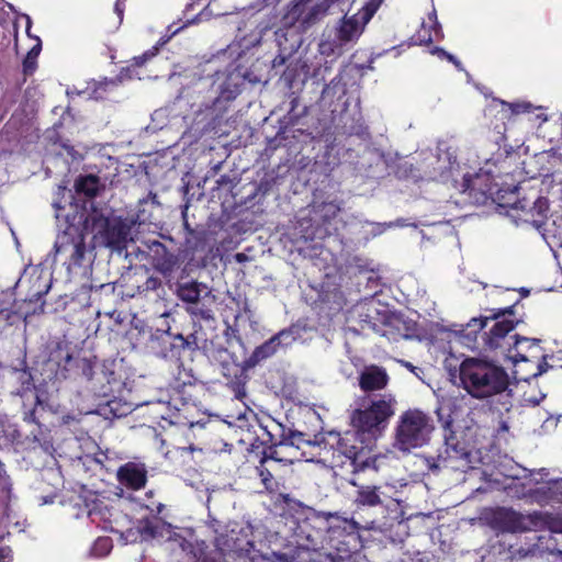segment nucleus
<instances>
[{
	"instance_id": "obj_19",
	"label": "nucleus",
	"mask_w": 562,
	"mask_h": 562,
	"mask_svg": "<svg viewBox=\"0 0 562 562\" xmlns=\"http://www.w3.org/2000/svg\"><path fill=\"white\" fill-rule=\"evenodd\" d=\"M351 484L357 486L353 498L357 507H374L382 504L384 493L380 491L381 487L375 485H358L356 482H351Z\"/></svg>"
},
{
	"instance_id": "obj_52",
	"label": "nucleus",
	"mask_w": 562,
	"mask_h": 562,
	"mask_svg": "<svg viewBox=\"0 0 562 562\" xmlns=\"http://www.w3.org/2000/svg\"><path fill=\"white\" fill-rule=\"evenodd\" d=\"M175 339L180 340L181 344H183L184 340H186V337H183L181 334H178V335L175 336Z\"/></svg>"
},
{
	"instance_id": "obj_16",
	"label": "nucleus",
	"mask_w": 562,
	"mask_h": 562,
	"mask_svg": "<svg viewBox=\"0 0 562 562\" xmlns=\"http://www.w3.org/2000/svg\"><path fill=\"white\" fill-rule=\"evenodd\" d=\"M295 340L292 330H281L269 340L260 345L252 352L254 361L259 362L273 356L281 346H290Z\"/></svg>"
},
{
	"instance_id": "obj_32",
	"label": "nucleus",
	"mask_w": 562,
	"mask_h": 562,
	"mask_svg": "<svg viewBox=\"0 0 562 562\" xmlns=\"http://www.w3.org/2000/svg\"><path fill=\"white\" fill-rule=\"evenodd\" d=\"M302 442H310L308 440L304 439V435L299 431H290L288 437L284 438V440L281 442V446H291V447H299Z\"/></svg>"
},
{
	"instance_id": "obj_20",
	"label": "nucleus",
	"mask_w": 562,
	"mask_h": 562,
	"mask_svg": "<svg viewBox=\"0 0 562 562\" xmlns=\"http://www.w3.org/2000/svg\"><path fill=\"white\" fill-rule=\"evenodd\" d=\"M87 515L91 522L95 524L98 527L104 530H115V519H113L114 515L104 502L94 501L89 507Z\"/></svg>"
},
{
	"instance_id": "obj_14",
	"label": "nucleus",
	"mask_w": 562,
	"mask_h": 562,
	"mask_svg": "<svg viewBox=\"0 0 562 562\" xmlns=\"http://www.w3.org/2000/svg\"><path fill=\"white\" fill-rule=\"evenodd\" d=\"M488 317H473L467 325L460 329H441L439 334L442 337L459 340L469 348H474L476 335L486 326Z\"/></svg>"
},
{
	"instance_id": "obj_53",
	"label": "nucleus",
	"mask_w": 562,
	"mask_h": 562,
	"mask_svg": "<svg viewBox=\"0 0 562 562\" xmlns=\"http://www.w3.org/2000/svg\"><path fill=\"white\" fill-rule=\"evenodd\" d=\"M497 133H498V137H497V138H498V139H503V137H504V132L499 130Z\"/></svg>"
},
{
	"instance_id": "obj_5",
	"label": "nucleus",
	"mask_w": 562,
	"mask_h": 562,
	"mask_svg": "<svg viewBox=\"0 0 562 562\" xmlns=\"http://www.w3.org/2000/svg\"><path fill=\"white\" fill-rule=\"evenodd\" d=\"M369 22L370 20H366L360 11L344 15L335 26L334 38L319 43V53L326 56L340 54L344 46L355 44L360 38Z\"/></svg>"
},
{
	"instance_id": "obj_25",
	"label": "nucleus",
	"mask_w": 562,
	"mask_h": 562,
	"mask_svg": "<svg viewBox=\"0 0 562 562\" xmlns=\"http://www.w3.org/2000/svg\"><path fill=\"white\" fill-rule=\"evenodd\" d=\"M270 26L268 24H258L256 29L247 36L240 38L241 46L246 49L255 47L260 44L262 35L268 31Z\"/></svg>"
},
{
	"instance_id": "obj_22",
	"label": "nucleus",
	"mask_w": 562,
	"mask_h": 562,
	"mask_svg": "<svg viewBox=\"0 0 562 562\" xmlns=\"http://www.w3.org/2000/svg\"><path fill=\"white\" fill-rule=\"evenodd\" d=\"M442 37L441 25L437 19V12L435 9L428 14V23H423L418 31V41L420 43H430L434 40Z\"/></svg>"
},
{
	"instance_id": "obj_46",
	"label": "nucleus",
	"mask_w": 562,
	"mask_h": 562,
	"mask_svg": "<svg viewBox=\"0 0 562 562\" xmlns=\"http://www.w3.org/2000/svg\"><path fill=\"white\" fill-rule=\"evenodd\" d=\"M181 29H182V26H180V27H177V29L172 30V31H171V35H170V36H168L166 40L160 41L158 44H159V45H164V44H166V43L169 41V38H170L172 35H176V34H177Z\"/></svg>"
},
{
	"instance_id": "obj_34",
	"label": "nucleus",
	"mask_w": 562,
	"mask_h": 562,
	"mask_svg": "<svg viewBox=\"0 0 562 562\" xmlns=\"http://www.w3.org/2000/svg\"><path fill=\"white\" fill-rule=\"evenodd\" d=\"M531 475L533 476L532 481L536 484H539L544 481V477L548 475V472L546 469H540L539 471L532 472Z\"/></svg>"
},
{
	"instance_id": "obj_12",
	"label": "nucleus",
	"mask_w": 562,
	"mask_h": 562,
	"mask_svg": "<svg viewBox=\"0 0 562 562\" xmlns=\"http://www.w3.org/2000/svg\"><path fill=\"white\" fill-rule=\"evenodd\" d=\"M544 357L541 355L538 339H529L526 337L516 336L510 350L508 351L505 359L510 360L514 363L520 361H532Z\"/></svg>"
},
{
	"instance_id": "obj_27",
	"label": "nucleus",
	"mask_w": 562,
	"mask_h": 562,
	"mask_svg": "<svg viewBox=\"0 0 562 562\" xmlns=\"http://www.w3.org/2000/svg\"><path fill=\"white\" fill-rule=\"evenodd\" d=\"M340 212V206L336 202L322 203L316 207V213L325 221L328 222L336 217Z\"/></svg>"
},
{
	"instance_id": "obj_40",
	"label": "nucleus",
	"mask_w": 562,
	"mask_h": 562,
	"mask_svg": "<svg viewBox=\"0 0 562 562\" xmlns=\"http://www.w3.org/2000/svg\"><path fill=\"white\" fill-rule=\"evenodd\" d=\"M445 159L448 161V164H449L448 170L451 172L453 170L454 166L457 165L456 156L447 153L445 156Z\"/></svg>"
},
{
	"instance_id": "obj_43",
	"label": "nucleus",
	"mask_w": 562,
	"mask_h": 562,
	"mask_svg": "<svg viewBox=\"0 0 562 562\" xmlns=\"http://www.w3.org/2000/svg\"><path fill=\"white\" fill-rule=\"evenodd\" d=\"M447 59L449 61H451L452 64H454L458 69L462 70L461 63L453 55H451V54L447 55Z\"/></svg>"
},
{
	"instance_id": "obj_23",
	"label": "nucleus",
	"mask_w": 562,
	"mask_h": 562,
	"mask_svg": "<svg viewBox=\"0 0 562 562\" xmlns=\"http://www.w3.org/2000/svg\"><path fill=\"white\" fill-rule=\"evenodd\" d=\"M335 2V0H323L311 8L307 14L304 18V23L307 25L316 23L323 16L327 14L330 5Z\"/></svg>"
},
{
	"instance_id": "obj_36",
	"label": "nucleus",
	"mask_w": 562,
	"mask_h": 562,
	"mask_svg": "<svg viewBox=\"0 0 562 562\" xmlns=\"http://www.w3.org/2000/svg\"><path fill=\"white\" fill-rule=\"evenodd\" d=\"M11 550L8 547H0V562H11Z\"/></svg>"
},
{
	"instance_id": "obj_56",
	"label": "nucleus",
	"mask_w": 562,
	"mask_h": 562,
	"mask_svg": "<svg viewBox=\"0 0 562 562\" xmlns=\"http://www.w3.org/2000/svg\"><path fill=\"white\" fill-rule=\"evenodd\" d=\"M199 562H206V561L204 560V561H199Z\"/></svg>"
},
{
	"instance_id": "obj_18",
	"label": "nucleus",
	"mask_w": 562,
	"mask_h": 562,
	"mask_svg": "<svg viewBox=\"0 0 562 562\" xmlns=\"http://www.w3.org/2000/svg\"><path fill=\"white\" fill-rule=\"evenodd\" d=\"M357 436L360 437L357 430L355 432H346L344 436L337 435V450L346 456L355 465L363 452V446L357 442ZM363 442L361 441V443Z\"/></svg>"
},
{
	"instance_id": "obj_30",
	"label": "nucleus",
	"mask_w": 562,
	"mask_h": 562,
	"mask_svg": "<svg viewBox=\"0 0 562 562\" xmlns=\"http://www.w3.org/2000/svg\"><path fill=\"white\" fill-rule=\"evenodd\" d=\"M34 38L36 40V44L31 48V50L27 53V55L23 61V67H24L25 72H31L34 70L35 60L41 52V47H42L41 40L37 36H35Z\"/></svg>"
},
{
	"instance_id": "obj_41",
	"label": "nucleus",
	"mask_w": 562,
	"mask_h": 562,
	"mask_svg": "<svg viewBox=\"0 0 562 562\" xmlns=\"http://www.w3.org/2000/svg\"><path fill=\"white\" fill-rule=\"evenodd\" d=\"M114 10L121 21L122 16H123V11H124V0H117L115 3Z\"/></svg>"
},
{
	"instance_id": "obj_50",
	"label": "nucleus",
	"mask_w": 562,
	"mask_h": 562,
	"mask_svg": "<svg viewBox=\"0 0 562 562\" xmlns=\"http://www.w3.org/2000/svg\"><path fill=\"white\" fill-rule=\"evenodd\" d=\"M235 258L238 262H244L247 259L246 255L241 252L236 254Z\"/></svg>"
},
{
	"instance_id": "obj_7",
	"label": "nucleus",
	"mask_w": 562,
	"mask_h": 562,
	"mask_svg": "<svg viewBox=\"0 0 562 562\" xmlns=\"http://www.w3.org/2000/svg\"><path fill=\"white\" fill-rule=\"evenodd\" d=\"M496 319L494 326L490 329L485 338V346L488 350L495 351L496 356L505 358L516 338V334H510L517 324L512 318V311L504 310L493 315Z\"/></svg>"
},
{
	"instance_id": "obj_17",
	"label": "nucleus",
	"mask_w": 562,
	"mask_h": 562,
	"mask_svg": "<svg viewBox=\"0 0 562 562\" xmlns=\"http://www.w3.org/2000/svg\"><path fill=\"white\" fill-rule=\"evenodd\" d=\"M334 515L331 513H318L310 510L305 519L299 525L300 533L305 538L315 542L318 532L327 529V522Z\"/></svg>"
},
{
	"instance_id": "obj_2",
	"label": "nucleus",
	"mask_w": 562,
	"mask_h": 562,
	"mask_svg": "<svg viewBox=\"0 0 562 562\" xmlns=\"http://www.w3.org/2000/svg\"><path fill=\"white\" fill-rule=\"evenodd\" d=\"M396 407L397 400L392 393L362 397L360 406L351 414V423L360 435V441L381 436L395 415Z\"/></svg>"
},
{
	"instance_id": "obj_35",
	"label": "nucleus",
	"mask_w": 562,
	"mask_h": 562,
	"mask_svg": "<svg viewBox=\"0 0 562 562\" xmlns=\"http://www.w3.org/2000/svg\"><path fill=\"white\" fill-rule=\"evenodd\" d=\"M216 547L222 551V552H226V551H232V550H235L237 549V547L235 544H228L226 542L223 541L222 538H216Z\"/></svg>"
},
{
	"instance_id": "obj_48",
	"label": "nucleus",
	"mask_w": 562,
	"mask_h": 562,
	"mask_svg": "<svg viewBox=\"0 0 562 562\" xmlns=\"http://www.w3.org/2000/svg\"><path fill=\"white\" fill-rule=\"evenodd\" d=\"M538 373L537 374H542L547 371V363L543 361V362H540L538 364Z\"/></svg>"
},
{
	"instance_id": "obj_3",
	"label": "nucleus",
	"mask_w": 562,
	"mask_h": 562,
	"mask_svg": "<svg viewBox=\"0 0 562 562\" xmlns=\"http://www.w3.org/2000/svg\"><path fill=\"white\" fill-rule=\"evenodd\" d=\"M434 430L435 424L428 414L418 408H409L398 417L395 427L394 447L408 453L428 445Z\"/></svg>"
},
{
	"instance_id": "obj_47",
	"label": "nucleus",
	"mask_w": 562,
	"mask_h": 562,
	"mask_svg": "<svg viewBox=\"0 0 562 562\" xmlns=\"http://www.w3.org/2000/svg\"><path fill=\"white\" fill-rule=\"evenodd\" d=\"M24 19H25V21H26V33H27V35L31 37V33H30V31H31V26H32V20H31V18H30L29 15H26V14L24 15Z\"/></svg>"
},
{
	"instance_id": "obj_28",
	"label": "nucleus",
	"mask_w": 562,
	"mask_h": 562,
	"mask_svg": "<svg viewBox=\"0 0 562 562\" xmlns=\"http://www.w3.org/2000/svg\"><path fill=\"white\" fill-rule=\"evenodd\" d=\"M501 119L504 120L508 117L510 114H519L527 112L530 108L528 103H507V102H501Z\"/></svg>"
},
{
	"instance_id": "obj_26",
	"label": "nucleus",
	"mask_w": 562,
	"mask_h": 562,
	"mask_svg": "<svg viewBox=\"0 0 562 562\" xmlns=\"http://www.w3.org/2000/svg\"><path fill=\"white\" fill-rule=\"evenodd\" d=\"M113 548L112 540L108 537H99L90 549V555L103 558L108 555Z\"/></svg>"
},
{
	"instance_id": "obj_15",
	"label": "nucleus",
	"mask_w": 562,
	"mask_h": 562,
	"mask_svg": "<svg viewBox=\"0 0 562 562\" xmlns=\"http://www.w3.org/2000/svg\"><path fill=\"white\" fill-rule=\"evenodd\" d=\"M117 479L122 485L140 490L147 481V469L144 463L127 462L117 470Z\"/></svg>"
},
{
	"instance_id": "obj_10",
	"label": "nucleus",
	"mask_w": 562,
	"mask_h": 562,
	"mask_svg": "<svg viewBox=\"0 0 562 562\" xmlns=\"http://www.w3.org/2000/svg\"><path fill=\"white\" fill-rule=\"evenodd\" d=\"M131 228L128 223L119 218L105 221L102 232L104 244L113 249L125 248L126 243L132 240Z\"/></svg>"
},
{
	"instance_id": "obj_13",
	"label": "nucleus",
	"mask_w": 562,
	"mask_h": 562,
	"mask_svg": "<svg viewBox=\"0 0 562 562\" xmlns=\"http://www.w3.org/2000/svg\"><path fill=\"white\" fill-rule=\"evenodd\" d=\"M358 381L363 392L371 393L384 390L389 385L390 376L384 368L371 364L362 369Z\"/></svg>"
},
{
	"instance_id": "obj_37",
	"label": "nucleus",
	"mask_w": 562,
	"mask_h": 562,
	"mask_svg": "<svg viewBox=\"0 0 562 562\" xmlns=\"http://www.w3.org/2000/svg\"><path fill=\"white\" fill-rule=\"evenodd\" d=\"M379 227H382V229L379 231V233H382L385 228H391V227H395V226H406V224L404 223V221L402 220H398L396 222H390V223H384V224H378Z\"/></svg>"
},
{
	"instance_id": "obj_44",
	"label": "nucleus",
	"mask_w": 562,
	"mask_h": 562,
	"mask_svg": "<svg viewBox=\"0 0 562 562\" xmlns=\"http://www.w3.org/2000/svg\"><path fill=\"white\" fill-rule=\"evenodd\" d=\"M544 397V395H541L540 398H533V397H526L525 398V402L528 403V404H531L533 406L538 405L540 403V401Z\"/></svg>"
},
{
	"instance_id": "obj_4",
	"label": "nucleus",
	"mask_w": 562,
	"mask_h": 562,
	"mask_svg": "<svg viewBox=\"0 0 562 562\" xmlns=\"http://www.w3.org/2000/svg\"><path fill=\"white\" fill-rule=\"evenodd\" d=\"M509 165L508 159H504L498 167L496 172L494 168L496 165L491 160L485 162V166L472 178L470 175H464V191H479L482 194L495 196L496 199H503V192L514 191L517 189L516 186L508 184L503 178L507 177L508 173L502 171Z\"/></svg>"
},
{
	"instance_id": "obj_9",
	"label": "nucleus",
	"mask_w": 562,
	"mask_h": 562,
	"mask_svg": "<svg viewBox=\"0 0 562 562\" xmlns=\"http://www.w3.org/2000/svg\"><path fill=\"white\" fill-rule=\"evenodd\" d=\"M177 295L182 301L192 306L188 307V312L193 315L200 316L204 319L212 318L211 310L198 307L201 301H214L211 289L198 281H188L180 283L177 289Z\"/></svg>"
},
{
	"instance_id": "obj_29",
	"label": "nucleus",
	"mask_w": 562,
	"mask_h": 562,
	"mask_svg": "<svg viewBox=\"0 0 562 562\" xmlns=\"http://www.w3.org/2000/svg\"><path fill=\"white\" fill-rule=\"evenodd\" d=\"M18 430L13 425H5V420L0 419V446H5L15 440Z\"/></svg>"
},
{
	"instance_id": "obj_6",
	"label": "nucleus",
	"mask_w": 562,
	"mask_h": 562,
	"mask_svg": "<svg viewBox=\"0 0 562 562\" xmlns=\"http://www.w3.org/2000/svg\"><path fill=\"white\" fill-rule=\"evenodd\" d=\"M549 211L548 199L543 196L522 198L509 204L508 215L518 224H530L541 233Z\"/></svg>"
},
{
	"instance_id": "obj_49",
	"label": "nucleus",
	"mask_w": 562,
	"mask_h": 562,
	"mask_svg": "<svg viewBox=\"0 0 562 562\" xmlns=\"http://www.w3.org/2000/svg\"><path fill=\"white\" fill-rule=\"evenodd\" d=\"M402 363H403V364H404L408 370H411L412 372H414L415 374H417V373H416V370H418V368L414 367V366H413L412 363H409V362L402 361Z\"/></svg>"
},
{
	"instance_id": "obj_45",
	"label": "nucleus",
	"mask_w": 562,
	"mask_h": 562,
	"mask_svg": "<svg viewBox=\"0 0 562 562\" xmlns=\"http://www.w3.org/2000/svg\"><path fill=\"white\" fill-rule=\"evenodd\" d=\"M432 53H434V54H438V56H439L440 58H446V59H447V55H449V53H448V52H446V50H445V49H442V48H435V49L432 50Z\"/></svg>"
},
{
	"instance_id": "obj_55",
	"label": "nucleus",
	"mask_w": 562,
	"mask_h": 562,
	"mask_svg": "<svg viewBox=\"0 0 562 562\" xmlns=\"http://www.w3.org/2000/svg\"><path fill=\"white\" fill-rule=\"evenodd\" d=\"M558 531L562 532V527L558 529Z\"/></svg>"
},
{
	"instance_id": "obj_38",
	"label": "nucleus",
	"mask_w": 562,
	"mask_h": 562,
	"mask_svg": "<svg viewBox=\"0 0 562 562\" xmlns=\"http://www.w3.org/2000/svg\"><path fill=\"white\" fill-rule=\"evenodd\" d=\"M183 348L194 349L198 347L195 336L191 335L186 338L184 342L182 344Z\"/></svg>"
},
{
	"instance_id": "obj_51",
	"label": "nucleus",
	"mask_w": 562,
	"mask_h": 562,
	"mask_svg": "<svg viewBox=\"0 0 562 562\" xmlns=\"http://www.w3.org/2000/svg\"><path fill=\"white\" fill-rule=\"evenodd\" d=\"M53 206L57 210V211H60L64 209V206L61 205V203L59 201H55L53 203Z\"/></svg>"
},
{
	"instance_id": "obj_11",
	"label": "nucleus",
	"mask_w": 562,
	"mask_h": 562,
	"mask_svg": "<svg viewBox=\"0 0 562 562\" xmlns=\"http://www.w3.org/2000/svg\"><path fill=\"white\" fill-rule=\"evenodd\" d=\"M54 251L55 257L64 256L69 263H77L83 258L85 246L80 238L64 232L57 236Z\"/></svg>"
},
{
	"instance_id": "obj_31",
	"label": "nucleus",
	"mask_w": 562,
	"mask_h": 562,
	"mask_svg": "<svg viewBox=\"0 0 562 562\" xmlns=\"http://www.w3.org/2000/svg\"><path fill=\"white\" fill-rule=\"evenodd\" d=\"M384 0H368L359 10L366 20H371Z\"/></svg>"
},
{
	"instance_id": "obj_33",
	"label": "nucleus",
	"mask_w": 562,
	"mask_h": 562,
	"mask_svg": "<svg viewBox=\"0 0 562 562\" xmlns=\"http://www.w3.org/2000/svg\"><path fill=\"white\" fill-rule=\"evenodd\" d=\"M157 50H158V47H153L150 50L144 53L143 55L135 57L134 58L135 65L136 66L144 65V63L146 60L150 59L151 57H154L157 54Z\"/></svg>"
},
{
	"instance_id": "obj_42",
	"label": "nucleus",
	"mask_w": 562,
	"mask_h": 562,
	"mask_svg": "<svg viewBox=\"0 0 562 562\" xmlns=\"http://www.w3.org/2000/svg\"><path fill=\"white\" fill-rule=\"evenodd\" d=\"M47 291H48V286L46 284H44L42 288L36 290V292L33 294V297L40 299Z\"/></svg>"
},
{
	"instance_id": "obj_39",
	"label": "nucleus",
	"mask_w": 562,
	"mask_h": 562,
	"mask_svg": "<svg viewBox=\"0 0 562 562\" xmlns=\"http://www.w3.org/2000/svg\"><path fill=\"white\" fill-rule=\"evenodd\" d=\"M558 560L562 561V551L561 550L550 551L548 553V555H547L548 562H557Z\"/></svg>"
},
{
	"instance_id": "obj_54",
	"label": "nucleus",
	"mask_w": 562,
	"mask_h": 562,
	"mask_svg": "<svg viewBox=\"0 0 562 562\" xmlns=\"http://www.w3.org/2000/svg\"><path fill=\"white\" fill-rule=\"evenodd\" d=\"M368 312H371L372 311V304H368Z\"/></svg>"
},
{
	"instance_id": "obj_1",
	"label": "nucleus",
	"mask_w": 562,
	"mask_h": 562,
	"mask_svg": "<svg viewBox=\"0 0 562 562\" xmlns=\"http://www.w3.org/2000/svg\"><path fill=\"white\" fill-rule=\"evenodd\" d=\"M462 387L475 398H487L504 392L508 375L501 367L479 358H468L459 369Z\"/></svg>"
},
{
	"instance_id": "obj_24",
	"label": "nucleus",
	"mask_w": 562,
	"mask_h": 562,
	"mask_svg": "<svg viewBox=\"0 0 562 562\" xmlns=\"http://www.w3.org/2000/svg\"><path fill=\"white\" fill-rule=\"evenodd\" d=\"M76 190L87 196H94L99 190V181L94 176H86L76 181Z\"/></svg>"
},
{
	"instance_id": "obj_8",
	"label": "nucleus",
	"mask_w": 562,
	"mask_h": 562,
	"mask_svg": "<svg viewBox=\"0 0 562 562\" xmlns=\"http://www.w3.org/2000/svg\"><path fill=\"white\" fill-rule=\"evenodd\" d=\"M368 325L373 331L390 341H397L402 338L408 339L415 331V323L397 313H387L379 322L368 321Z\"/></svg>"
},
{
	"instance_id": "obj_21",
	"label": "nucleus",
	"mask_w": 562,
	"mask_h": 562,
	"mask_svg": "<svg viewBox=\"0 0 562 562\" xmlns=\"http://www.w3.org/2000/svg\"><path fill=\"white\" fill-rule=\"evenodd\" d=\"M533 497L539 504L562 503V479L549 480L547 486L535 491Z\"/></svg>"
}]
</instances>
